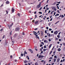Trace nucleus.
<instances>
[{"label": "nucleus", "instance_id": "obj_57", "mask_svg": "<svg viewBox=\"0 0 65 65\" xmlns=\"http://www.w3.org/2000/svg\"><path fill=\"white\" fill-rule=\"evenodd\" d=\"M1 31H3V29H1V30H0Z\"/></svg>", "mask_w": 65, "mask_h": 65}, {"label": "nucleus", "instance_id": "obj_4", "mask_svg": "<svg viewBox=\"0 0 65 65\" xmlns=\"http://www.w3.org/2000/svg\"><path fill=\"white\" fill-rule=\"evenodd\" d=\"M18 34H14V37H17V36H18Z\"/></svg>", "mask_w": 65, "mask_h": 65}, {"label": "nucleus", "instance_id": "obj_23", "mask_svg": "<svg viewBox=\"0 0 65 65\" xmlns=\"http://www.w3.org/2000/svg\"><path fill=\"white\" fill-rule=\"evenodd\" d=\"M43 50V51L44 52H45V51L46 50V49H44Z\"/></svg>", "mask_w": 65, "mask_h": 65}, {"label": "nucleus", "instance_id": "obj_54", "mask_svg": "<svg viewBox=\"0 0 65 65\" xmlns=\"http://www.w3.org/2000/svg\"><path fill=\"white\" fill-rule=\"evenodd\" d=\"M47 35H46L44 36V38H46V37H47Z\"/></svg>", "mask_w": 65, "mask_h": 65}, {"label": "nucleus", "instance_id": "obj_46", "mask_svg": "<svg viewBox=\"0 0 65 65\" xmlns=\"http://www.w3.org/2000/svg\"><path fill=\"white\" fill-rule=\"evenodd\" d=\"M57 9H59V7L58 6H57Z\"/></svg>", "mask_w": 65, "mask_h": 65}, {"label": "nucleus", "instance_id": "obj_38", "mask_svg": "<svg viewBox=\"0 0 65 65\" xmlns=\"http://www.w3.org/2000/svg\"><path fill=\"white\" fill-rule=\"evenodd\" d=\"M55 14H56V12H55L54 13V14L53 16H54V15H55Z\"/></svg>", "mask_w": 65, "mask_h": 65}, {"label": "nucleus", "instance_id": "obj_30", "mask_svg": "<svg viewBox=\"0 0 65 65\" xmlns=\"http://www.w3.org/2000/svg\"><path fill=\"white\" fill-rule=\"evenodd\" d=\"M57 37L58 38H60V36L59 35H58L57 36Z\"/></svg>", "mask_w": 65, "mask_h": 65}, {"label": "nucleus", "instance_id": "obj_2", "mask_svg": "<svg viewBox=\"0 0 65 65\" xmlns=\"http://www.w3.org/2000/svg\"><path fill=\"white\" fill-rule=\"evenodd\" d=\"M41 3L40 2L39 4L37 6L38 8H40V7L41 6Z\"/></svg>", "mask_w": 65, "mask_h": 65}, {"label": "nucleus", "instance_id": "obj_51", "mask_svg": "<svg viewBox=\"0 0 65 65\" xmlns=\"http://www.w3.org/2000/svg\"><path fill=\"white\" fill-rule=\"evenodd\" d=\"M15 62H18V60H15Z\"/></svg>", "mask_w": 65, "mask_h": 65}, {"label": "nucleus", "instance_id": "obj_41", "mask_svg": "<svg viewBox=\"0 0 65 65\" xmlns=\"http://www.w3.org/2000/svg\"><path fill=\"white\" fill-rule=\"evenodd\" d=\"M58 5H59V4H57L56 5V6H57Z\"/></svg>", "mask_w": 65, "mask_h": 65}, {"label": "nucleus", "instance_id": "obj_18", "mask_svg": "<svg viewBox=\"0 0 65 65\" xmlns=\"http://www.w3.org/2000/svg\"><path fill=\"white\" fill-rule=\"evenodd\" d=\"M40 32H41V36H43V32L42 31H40Z\"/></svg>", "mask_w": 65, "mask_h": 65}, {"label": "nucleus", "instance_id": "obj_52", "mask_svg": "<svg viewBox=\"0 0 65 65\" xmlns=\"http://www.w3.org/2000/svg\"><path fill=\"white\" fill-rule=\"evenodd\" d=\"M49 37H51V34H50L49 35Z\"/></svg>", "mask_w": 65, "mask_h": 65}, {"label": "nucleus", "instance_id": "obj_53", "mask_svg": "<svg viewBox=\"0 0 65 65\" xmlns=\"http://www.w3.org/2000/svg\"><path fill=\"white\" fill-rule=\"evenodd\" d=\"M52 20H53V18H51V19L50 20V21H52Z\"/></svg>", "mask_w": 65, "mask_h": 65}, {"label": "nucleus", "instance_id": "obj_47", "mask_svg": "<svg viewBox=\"0 0 65 65\" xmlns=\"http://www.w3.org/2000/svg\"><path fill=\"white\" fill-rule=\"evenodd\" d=\"M4 37H5V35H4V36L3 37V38H4Z\"/></svg>", "mask_w": 65, "mask_h": 65}, {"label": "nucleus", "instance_id": "obj_21", "mask_svg": "<svg viewBox=\"0 0 65 65\" xmlns=\"http://www.w3.org/2000/svg\"><path fill=\"white\" fill-rule=\"evenodd\" d=\"M58 15H59V14H57L55 15V17H57V16H58Z\"/></svg>", "mask_w": 65, "mask_h": 65}, {"label": "nucleus", "instance_id": "obj_40", "mask_svg": "<svg viewBox=\"0 0 65 65\" xmlns=\"http://www.w3.org/2000/svg\"><path fill=\"white\" fill-rule=\"evenodd\" d=\"M35 22V20H33L32 21V22H33V23H34V22Z\"/></svg>", "mask_w": 65, "mask_h": 65}, {"label": "nucleus", "instance_id": "obj_14", "mask_svg": "<svg viewBox=\"0 0 65 65\" xmlns=\"http://www.w3.org/2000/svg\"><path fill=\"white\" fill-rule=\"evenodd\" d=\"M52 44H50L49 46V48H51V46H52Z\"/></svg>", "mask_w": 65, "mask_h": 65}, {"label": "nucleus", "instance_id": "obj_19", "mask_svg": "<svg viewBox=\"0 0 65 65\" xmlns=\"http://www.w3.org/2000/svg\"><path fill=\"white\" fill-rule=\"evenodd\" d=\"M28 62V61H27V60H25L24 61V62L25 63H27Z\"/></svg>", "mask_w": 65, "mask_h": 65}, {"label": "nucleus", "instance_id": "obj_27", "mask_svg": "<svg viewBox=\"0 0 65 65\" xmlns=\"http://www.w3.org/2000/svg\"><path fill=\"white\" fill-rule=\"evenodd\" d=\"M45 34H46V33H47V31H46V30H45Z\"/></svg>", "mask_w": 65, "mask_h": 65}, {"label": "nucleus", "instance_id": "obj_61", "mask_svg": "<svg viewBox=\"0 0 65 65\" xmlns=\"http://www.w3.org/2000/svg\"><path fill=\"white\" fill-rule=\"evenodd\" d=\"M54 63H52L51 65H54Z\"/></svg>", "mask_w": 65, "mask_h": 65}, {"label": "nucleus", "instance_id": "obj_6", "mask_svg": "<svg viewBox=\"0 0 65 65\" xmlns=\"http://www.w3.org/2000/svg\"><path fill=\"white\" fill-rule=\"evenodd\" d=\"M28 51H30V52H31V53L32 54V53H33V51H32V50H31V49H28Z\"/></svg>", "mask_w": 65, "mask_h": 65}, {"label": "nucleus", "instance_id": "obj_26", "mask_svg": "<svg viewBox=\"0 0 65 65\" xmlns=\"http://www.w3.org/2000/svg\"><path fill=\"white\" fill-rule=\"evenodd\" d=\"M23 55H24V54H23V53H22H22L21 55L22 56V57H23Z\"/></svg>", "mask_w": 65, "mask_h": 65}, {"label": "nucleus", "instance_id": "obj_55", "mask_svg": "<svg viewBox=\"0 0 65 65\" xmlns=\"http://www.w3.org/2000/svg\"><path fill=\"white\" fill-rule=\"evenodd\" d=\"M63 44L64 46H65V43H63Z\"/></svg>", "mask_w": 65, "mask_h": 65}, {"label": "nucleus", "instance_id": "obj_42", "mask_svg": "<svg viewBox=\"0 0 65 65\" xmlns=\"http://www.w3.org/2000/svg\"><path fill=\"white\" fill-rule=\"evenodd\" d=\"M51 32L52 33H53L54 32V31H53L52 30L51 31Z\"/></svg>", "mask_w": 65, "mask_h": 65}, {"label": "nucleus", "instance_id": "obj_28", "mask_svg": "<svg viewBox=\"0 0 65 65\" xmlns=\"http://www.w3.org/2000/svg\"><path fill=\"white\" fill-rule=\"evenodd\" d=\"M39 13H40V14H42V12H39Z\"/></svg>", "mask_w": 65, "mask_h": 65}, {"label": "nucleus", "instance_id": "obj_15", "mask_svg": "<svg viewBox=\"0 0 65 65\" xmlns=\"http://www.w3.org/2000/svg\"><path fill=\"white\" fill-rule=\"evenodd\" d=\"M53 9L54 10H55V11H56V7H54L53 8Z\"/></svg>", "mask_w": 65, "mask_h": 65}, {"label": "nucleus", "instance_id": "obj_1", "mask_svg": "<svg viewBox=\"0 0 65 65\" xmlns=\"http://www.w3.org/2000/svg\"><path fill=\"white\" fill-rule=\"evenodd\" d=\"M44 57V56L42 55H39L38 57V58H42Z\"/></svg>", "mask_w": 65, "mask_h": 65}, {"label": "nucleus", "instance_id": "obj_64", "mask_svg": "<svg viewBox=\"0 0 65 65\" xmlns=\"http://www.w3.org/2000/svg\"><path fill=\"white\" fill-rule=\"evenodd\" d=\"M22 35H25V34H24V33H22Z\"/></svg>", "mask_w": 65, "mask_h": 65}, {"label": "nucleus", "instance_id": "obj_20", "mask_svg": "<svg viewBox=\"0 0 65 65\" xmlns=\"http://www.w3.org/2000/svg\"><path fill=\"white\" fill-rule=\"evenodd\" d=\"M58 52H60V51H61V48H59L58 49Z\"/></svg>", "mask_w": 65, "mask_h": 65}, {"label": "nucleus", "instance_id": "obj_58", "mask_svg": "<svg viewBox=\"0 0 65 65\" xmlns=\"http://www.w3.org/2000/svg\"><path fill=\"white\" fill-rule=\"evenodd\" d=\"M61 41V39H59V41Z\"/></svg>", "mask_w": 65, "mask_h": 65}, {"label": "nucleus", "instance_id": "obj_33", "mask_svg": "<svg viewBox=\"0 0 65 65\" xmlns=\"http://www.w3.org/2000/svg\"><path fill=\"white\" fill-rule=\"evenodd\" d=\"M46 28L47 30H48V27H46Z\"/></svg>", "mask_w": 65, "mask_h": 65}, {"label": "nucleus", "instance_id": "obj_3", "mask_svg": "<svg viewBox=\"0 0 65 65\" xmlns=\"http://www.w3.org/2000/svg\"><path fill=\"white\" fill-rule=\"evenodd\" d=\"M58 31H56L54 32V34L55 35H57L58 34Z\"/></svg>", "mask_w": 65, "mask_h": 65}, {"label": "nucleus", "instance_id": "obj_44", "mask_svg": "<svg viewBox=\"0 0 65 65\" xmlns=\"http://www.w3.org/2000/svg\"><path fill=\"white\" fill-rule=\"evenodd\" d=\"M40 47H41V46H42V44H40Z\"/></svg>", "mask_w": 65, "mask_h": 65}, {"label": "nucleus", "instance_id": "obj_39", "mask_svg": "<svg viewBox=\"0 0 65 65\" xmlns=\"http://www.w3.org/2000/svg\"><path fill=\"white\" fill-rule=\"evenodd\" d=\"M54 58H57V56H54Z\"/></svg>", "mask_w": 65, "mask_h": 65}, {"label": "nucleus", "instance_id": "obj_11", "mask_svg": "<svg viewBox=\"0 0 65 65\" xmlns=\"http://www.w3.org/2000/svg\"><path fill=\"white\" fill-rule=\"evenodd\" d=\"M6 3L7 4H9V2L8 1H7L6 2Z\"/></svg>", "mask_w": 65, "mask_h": 65}, {"label": "nucleus", "instance_id": "obj_17", "mask_svg": "<svg viewBox=\"0 0 65 65\" xmlns=\"http://www.w3.org/2000/svg\"><path fill=\"white\" fill-rule=\"evenodd\" d=\"M35 24H38V21H36L35 22Z\"/></svg>", "mask_w": 65, "mask_h": 65}, {"label": "nucleus", "instance_id": "obj_59", "mask_svg": "<svg viewBox=\"0 0 65 65\" xmlns=\"http://www.w3.org/2000/svg\"><path fill=\"white\" fill-rule=\"evenodd\" d=\"M35 17H35V19H36V18H37V16L36 15H35Z\"/></svg>", "mask_w": 65, "mask_h": 65}, {"label": "nucleus", "instance_id": "obj_24", "mask_svg": "<svg viewBox=\"0 0 65 65\" xmlns=\"http://www.w3.org/2000/svg\"><path fill=\"white\" fill-rule=\"evenodd\" d=\"M48 40L50 42L51 41V39H49Z\"/></svg>", "mask_w": 65, "mask_h": 65}, {"label": "nucleus", "instance_id": "obj_49", "mask_svg": "<svg viewBox=\"0 0 65 65\" xmlns=\"http://www.w3.org/2000/svg\"><path fill=\"white\" fill-rule=\"evenodd\" d=\"M57 12H58L59 13H60V12H59V10H57Z\"/></svg>", "mask_w": 65, "mask_h": 65}, {"label": "nucleus", "instance_id": "obj_62", "mask_svg": "<svg viewBox=\"0 0 65 65\" xmlns=\"http://www.w3.org/2000/svg\"><path fill=\"white\" fill-rule=\"evenodd\" d=\"M34 14H36V11L35 12H34Z\"/></svg>", "mask_w": 65, "mask_h": 65}, {"label": "nucleus", "instance_id": "obj_63", "mask_svg": "<svg viewBox=\"0 0 65 65\" xmlns=\"http://www.w3.org/2000/svg\"><path fill=\"white\" fill-rule=\"evenodd\" d=\"M63 62V60H61L60 61V62Z\"/></svg>", "mask_w": 65, "mask_h": 65}, {"label": "nucleus", "instance_id": "obj_45", "mask_svg": "<svg viewBox=\"0 0 65 65\" xmlns=\"http://www.w3.org/2000/svg\"><path fill=\"white\" fill-rule=\"evenodd\" d=\"M35 65H37V62H36L35 63Z\"/></svg>", "mask_w": 65, "mask_h": 65}, {"label": "nucleus", "instance_id": "obj_56", "mask_svg": "<svg viewBox=\"0 0 65 65\" xmlns=\"http://www.w3.org/2000/svg\"><path fill=\"white\" fill-rule=\"evenodd\" d=\"M41 9H42V7H41L40 8V9H39L40 10H41Z\"/></svg>", "mask_w": 65, "mask_h": 65}, {"label": "nucleus", "instance_id": "obj_9", "mask_svg": "<svg viewBox=\"0 0 65 65\" xmlns=\"http://www.w3.org/2000/svg\"><path fill=\"white\" fill-rule=\"evenodd\" d=\"M14 9L13 8H12V12L13 13L14 12Z\"/></svg>", "mask_w": 65, "mask_h": 65}, {"label": "nucleus", "instance_id": "obj_22", "mask_svg": "<svg viewBox=\"0 0 65 65\" xmlns=\"http://www.w3.org/2000/svg\"><path fill=\"white\" fill-rule=\"evenodd\" d=\"M52 52H53V51H51L50 52V55H51L52 53Z\"/></svg>", "mask_w": 65, "mask_h": 65}, {"label": "nucleus", "instance_id": "obj_13", "mask_svg": "<svg viewBox=\"0 0 65 65\" xmlns=\"http://www.w3.org/2000/svg\"><path fill=\"white\" fill-rule=\"evenodd\" d=\"M54 60V62H56V60L57 59H56V58H54L53 59Z\"/></svg>", "mask_w": 65, "mask_h": 65}, {"label": "nucleus", "instance_id": "obj_10", "mask_svg": "<svg viewBox=\"0 0 65 65\" xmlns=\"http://www.w3.org/2000/svg\"><path fill=\"white\" fill-rule=\"evenodd\" d=\"M12 25H8V27L10 29V27H11V26H12V25H13V23L12 24H11Z\"/></svg>", "mask_w": 65, "mask_h": 65}, {"label": "nucleus", "instance_id": "obj_34", "mask_svg": "<svg viewBox=\"0 0 65 65\" xmlns=\"http://www.w3.org/2000/svg\"><path fill=\"white\" fill-rule=\"evenodd\" d=\"M57 3H59V4H60V3H61V2H57Z\"/></svg>", "mask_w": 65, "mask_h": 65}, {"label": "nucleus", "instance_id": "obj_32", "mask_svg": "<svg viewBox=\"0 0 65 65\" xmlns=\"http://www.w3.org/2000/svg\"><path fill=\"white\" fill-rule=\"evenodd\" d=\"M43 51H41V53L40 54V55H41V54H42V53H43Z\"/></svg>", "mask_w": 65, "mask_h": 65}, {"label": "nucleus", "instance_id": "obj_50", "mask_svg": "<svg viewBox=\"0 0 65 65\" xmlns=\"http://www.w3.org/2000/svg\"><path fill=\"white\" fill-rule=\"evenodd\" d=\"M50 12H51V11L49 10L48 12V13H50Z\"/></svg>", "mask_w": 65, "mask_h": 65}, {"label": "nucleus", "instance_id": "obj_12", "mask_svg": "<svg viewBox=\"0 0 65 65\" xmlns=\"http://www.w3.org/2000/svg\"><path fill=\"white\" fill-rule=\"evenodd\" d=\"M19 29H20V28L19 27L16 28L15 29V31H18Z\"/></svg>", "mask_w": 65, "mask_h": 65}, {"label": "nucleus", "instance_id": "obj_35", "mask_svg": "<svg viewBox=\"0 0 65 65\" xmlns=\"http://www.w3.org/2000/svg\"><path fill=\"white\" fill-rule=\"evenodd\" d=\"M17 15H18V16H19V17H20V13H18V14Z\"/></svg>", "mask_w": 65, "mask_h": 65}, {"label": "nucleus", "instance_id": "obj_48", "mask_svg": "<svg viewBox=\"0 0 65 65\" xmlns=\"http://www.w3.org/2000/svg\"><path fill=\"white\" fill-rule=\"evenodd\" d=\"M6 11L7 13V14H8V11H7V10H6Z\"/></svg>", "mask_w": 65, "mask_h": 65}, {"label": "nucleus", "instance_id": "obj_36", "mask_svg": "<svg viewBox=\"0 0 65 65\" xmlns=\"http://www.w3.org/2000/svg\"><path fill=\"white\" fill-rule=\"evenodd\" d=\"M53 59V57H51L49 59Z\"/></svg>", "mask_w": 65, "mask_h": 65}, {"label": "nucleus", "instance_id": "obj_5", "mask_svg": "<svg viewBox=\"0 0 65 65\" xmlns=\"http://www.w3.org/2000/svg\"><path fill=\"white\" fill-rule=\"evenodd\" d=\"M60 58H58L57 60V63H59L60 62Z\"/></svg>", "mask_w": 65, "mask_h": 65}, {"label": "nucleus", "instance_id": "obj_7", "mask_svg": "<svg viewBox=\"0 0 65 65\" xmlns=\"http://www.w3.org/2000/svg\"><path fill=\"white\" fill-rule=\"evenodd\" d=\"M60 17H62V18H64V15H60V16L59 17V18H60Z\"/></svg>", "mask_w": 65, "mask_h": 65}, {"label": "nucleus", "instance_id": "obj_37", "mask_svg": "<svg viewBox=\"0 0 65 65\" xmlns=\"http://www.w3.org/2000/svg\"><path fill=\"white\" fill-rule=\"evenodd\" d=\"M59 39L58 38H55V40H57V39Z\"/></svg>", "mask_w": 65, "mask_h": 65}, {"label": "nucleus", "instance_id": "obj_31", "mask_svg": "<svg viewBox=\"0 0 65 65\" xmlns=\"http://www.w3.org/2000/svg\"><path fill=\"white\" fill-rule=\"evenodd\" d=\"M49 31H51L52 30V29L51 28H49Z\"/></svg>", "mask_w": 65, "mask_h": 65}, {"label": "nucleus", "instance_id": "obj_8", "mask_svg": "<svg viewBox=\"0 0 65 65\" xmlns=\"http://www.w3.org/2000/svg\"><path fill=\"white\" fill-rule=\"evenodd\" d=\"M25 54H27V52H26V51H25L24 52V53L23 54L24 57H25Z\"/></svg>", "mask_w": 65, "mask_h": 65}, {"label": "nucleus", "instance_id": "obj_16", "mask_svg": "<svg viewBox=\"0 0 65 65\" xmlns=\"http://www.w3.org/2000/svg\"><path fill=\"white\" fill-rule=\"evenodd\" d=\"M44 43H45V42H46V43H47L48 42L47 41H46V40H44Z\"/></svg>", "mask_w": 65, "mask_h": 65}, {"label": "nucleus", "instance_id": "obj_29", "mask_svg": "<svg viewBox=\"0 0 65 65\" xmlns=\"http://www.w3.org/2000/svg\"><path fill=\"white\" fill-rule=\"evenodd\" d=\"M44 48H46V45H45L44 46Z\"/></svg>", "mask_w": 65, "mask_h": 65}, {"label": "nucleus", "instance_id": "obj_60", "mask_svg": "<svg viewBox=\"0 0 65 65\" xmlns=\"http://www.w3.org/2000/svg\"><path fill=\"white\" fill-rule=\"evenodd\" d=\"M45 9V6L44 7V8H43V9Z\"/></svg>", "mask_w": 65, "mask_h": 65}, {"label": "nucleus", "instance_id": "obj_43", "mask_svg": "<svg viewBox=\"0 0 65 65\" xmlns=\"http://www.w3.org/2000/svg\"><path fill=\"white\" fill-rule=\"evenodd\" d=\"M58 22H59V21H58L57 22H56L55 23V25H56V24L57 23H58Z\"/></svg>", "mask_w": 65, "mask_h": 65}, {"label": "nucleus", "instance_id": "obj_25", "mask_svg": "<svg viewBox=\"0 0 65 65\" xmlns=\"http://www.w3.org/2000/svg\"><path fill=\"white\" fill-rule=\"evenodd\" d=\"M41 44H43V45H44V43H43V42H41Z\"/></svg>", "mask_w": 65, "mask_h": 65}]
</instances>
